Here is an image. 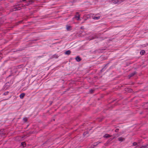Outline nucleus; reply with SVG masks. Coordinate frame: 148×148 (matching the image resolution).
<instances>
[{
    "instance_id": "1",
    "label": "nucleus",
    "mask_w": 148,
    "mask_h": 148,
    "mask_svg": "<svg viewBox=\"0 0 148 148\" xmlns=\"http://www.w3.org/2000/svg\"><path fill=\"white\" fill-rule=\"evenodd\" d=\"M123 1V0H112V3L115 4H119Z\"/></svg>"
},
{
    "instance_id": "2",
    "label": "nucleus",
    "mask_w": 148,
    "mask_h": 148,
    "mask_svg": "<svg viewBox=\"0 0 148 148\" xmlns=\"http://www.w3.org/2000/svg\"><path fill=\"white\" fill-rule=\"evenodd\" d=\"M20 5H17L14 6V10L16 11V10H20L21 7L20 6Z\"/></svg>"
},
{
    "instance_id": "3",
    "label": "nucleus",
    "mask_w": 148,
    "mask_h": 148,
    "mask_svg": "<svg viewBox=\"0 0 148 148\" xmlns=\"http://www.w3.org/2000/svg\"><path fill=\"white\" fill-rule=\"evenodd\" d=\"M90 38V40H93L98 38L96 34H94L93 36H91Z\"/></svg>"
},
{
    "instance_id": "4",
    "label": "nucleus",
    "mask_w": 148,
    "mask_h": 148,
    "mask_svg": "<svg viewBox=\"0 0 148 148\" xmlns=\"http://www.w3.org/2000/svg\"><path fill=\"white\" fill-rule=\"evenodd\" d=\"M106 49V48L100 49H99L95 51V52H97L98 53H102L103 51Z\"/></svg>"
},
{
    "instance_id": "5",
    "label": "nucleus",
    "mask_w": 148,
    "mask_h": 148,
    "mask_svg": "<svg viewBox=\"0 0 148 148\" xmlns=\"http://www.w3.org/2000/svg\"><path fill=\"white\" fill-rule=\"evenodd\" d=\"M78 14L79 13L78 12H77L76 13V14L75 15V16L74 17L75 18H77V20H78L79 19L80 17V15L79 14Z\"/></svg>"
},
{
    "instance_id": "6",
    "label": "nucleus",
    "mask_w": 148,
    "mask_h": 148,
    "mask_svg": "<svg viewBox=\"0 0 148 148\" xmlns=\"http://www.w3.org/2000/svg\"><path fill=\"white\" fill-rule=\"evenodd\" d=\"M136 73V72L135 71V72H134L132 73H131V74H130L129 75H128V77H129V78H130V77H133V76H134Z\"/></svg>"
},
{
    "instance_id": "7",
    "label": "nucleus",
    "mask_w": 148,
    "mask_h": 148,
    "mask_svg": "<svg viewBox=\"0 0 148 148\" xmlns=\"http://www.w3.org/2000/svg\"><path fill=\"white\" fill-rule=\"evenodd\" d=\"M101 142H97L96 143H94V145H93V147H92V148H93L94 147H96L97 146L99 143H101Z\"/></svg>"
},
{
    "instance_id": "8",
    "label": "nucleus",
    "mask_w": 148,
    "mask_h": 148,
    "mask_svg": "<svg viewBox=\"0 0 148 148\" xmlns=\"http://www.w3.org/2000/svg\"><path fill=\"white\" fill-rule=\"evenodd\" d=\"M66 29L67 31H71L72 30L71 26L67 25L66 26Z\"/></svg>"
},
{
    "instance_id": "9",
    "label": "nucleus",
    "mask_w": 148,
    "mask_h": 148,
    "mask_svg": "<svg viewBox=\"0 0 148 148\" xmlns=\"http://www.w3.org/2000/svg\"><path fill=\"white\" fill-rule=\"evenodd\" d=\"M38 40V39H35L34 40H29V43L30 45H32V43H34V41H36Z\"/></svg>"
},
{
    "instance_id": "10",
    "label": "nucleus",
    "mask_w": 148,
    "mask_h": 148,
    "mask_svg": "<svg viewBox=\"0 0 148 148\" xmlns=\"http://www.w3.org/2000/svg\"><path fill=\"white\" fill-rule=\"evenodd\" d=\"M109 63L106 64L105 65V66H104V67L101 70V72H103L106 69V66L108 65V64H109Z\"/></svg>"
},
{
    "instance_id": "11",
    "label": "nucleus",
    "mask_w": 148,
    "mask_h": 148,
    "mask_svg": "<svg viewBox=\"0 0 148 148\" xmlns=\"http://www.w3.org/2000/svg\"><path fill=\"white\" fill-rule=\"evenodd\" d=\"M118 140L121 142H122L123 140H125V138H123L122 137H120L118 138Z\"/></svg>"
},
{
    "instance_id": "12",
    "label": "nucleus",
    "mask_w": 148,
    "mask_h": 148,
    "mask_svg": "<svg viewBox=\"0 0 148 148\" xmlns=\"http://www.w3.org/2000/svg\"><path fill=\"white\" fill-rule=\"evenodd\" d=\"M111 136H112L108 134H106L103 136V137L104 138H108L111 137Z\"/></svg>"
},
{
    "instance_id": "13",
    "label": "nucleus",
    "mask_w": 148,
    "mask_h": 148,
    "mask_svg": "<svg viewBox=\"0 0 148 148\" xmlns=\"http://www.w3.org/2000/svg\"><path fill=\"white\" fill-rule=\"evenodd\" d=\"M75 59L78 62L82 60V59L79 56L76 57Z\"/></svg>"
},
{
    "instance_id": "14",
    "label": "nucleus",
    "mask_w": 148,
    "mask_h": 148,
    "mask_svg": "<svg viewBox=\"0 0 148 148\" xmlns=\"http://www.w3.org/2000/svg\"><path fill=\"white\" fill-rule=\"evenodd\" d=\"M25 94L24 93H22L20 94V97L21 99H23L25 96Z\"/></svg>"
},
{
    "instance_id": "15",
    "label": "nucleus",
    "mask_w": 148,
    "mask_h": 148,
    "mask_svg": "<svg viewBox=\"0 0 148 148\" xmlns=\"http://www.w3.org/2000/svg\"><path fill=\"white\" fill-rule=\"evenodd\" d=\"M71 51L70 50H69L66 51V52H65V54L67 55H70L71 53Z\"/></svg>"
},
{
    "instance_id": "16",
    "label": "nucleus",
    "mask_w": 148,
    "mask_h": 148,
    "mask_svg": "<svg viewBox=\"0 0 148 148\" xmlns=\"http://www.w3.org/2000/svg\"><path fill=\"white\" fill-rule=\"evenodd\" d=\"M145 53V50H142L140 52V54L141 55H143Z\"/></svg>"
},
{
    "instance_id": "17",
    "label": "nucleus",
    "mask_w": 148,
    "mask_h": 148,
    "mask_svg": "<svg viewBox=\"0 0 148 148\" xmlns=\"http://www.w3.org/2000/svg\"><path fill=\"white\" fill-rule=\"evenodd\" d=\"M21 145L23 147L26 146V144L25 142H23L21 143Z\"/></svg>"
},
{
    "instance_id": "18",
    "label": "nucleus",
    "mask_w": 148,
    "mask_h": 148,
    "mask_svg": "<svg viewBox=\"0 0 148 148\" xmlns=\"http://www.w3.org/2000/svg\"><path fill=\"white\" fill-rule=\"evenodd\" d=\"M148 146V145H143L140 148H147V146Z\"/></svg>"
},
{
    "instance_id": "19",
    "label": "nucleus",
    "mask_w": 148,
    "mask_h": 148,
    "mask_svg": "<svg viewBox=\"0 0 148 148\" xmlns=\"http://www.w3.org/2000/svg\"><path fill=\"white\" fill-rule=\"evenodd\" d=\"M100 18V17L99 16H95L94 17L93 19L95 20H98Z\"/></svg>"
},
{
    "instance_id": "20",
    "label": "nucleus",
    "mask_w": 148,
    "mask_h": 148,
    "mask_svg": "<svg viewBox=\"0 0 148 148\" xmlns=\"http://www.w3.org/2000/svg\"><path fill=\"white\" fill-rule=\"evenodd\" d=\"M58 56L56 54H54L53 55V58H58Z\"/></svg>"
},
{
    "instance_id": "21",
    "label": "nucleus",
    "mask_w": 148,
    "mask_h": 148,
    "mask_svg": "<svg viewBox=\"0 0 148 148\" xmlns=\"http://www.w3.org/2000/svg\"><path fill=\"white\" fill-rule=\"evenodd\" d=\"M22 65H18V66H16V69H20V68H21V67H22Z\"/></svg>"
},
{
    "instance_id": "22",
    "label": "nucleus",
    "mask_w": 148,
    "mask_h": 148,
    "mask_svg": "<svg viewBox=\"0 0 148 148\" xmlns=\"http://www.w3.org/2000/svg\"><path fill=\"white\" fill-rule=\"evenodd\" d=\"M88 131H86L84 132L83 134V135L85 136V135H86L87 134H88Z\"/></svg>"
},
{
    "instance_id": "23",
    "label": "nucleus",
    "mask_w": 148,
    "mask_h": 148,
    "mask_svg": "<svg viewBox=\"0 0 148 148\" xmlns=\"http://www.w3.org/2000/svg\"><path fill=\"white\" fill-rule=\"evenodd\" d=\"M23 120L25 122H26L27 121V118H23Z\"/></svg>"
},
{
    "instance_id": "24",
    "label": "nucleus",
    "mask_w": 148,
    "mask_h": 148,
    "mask_svg": "<svg viewBox=\"0 0 148 148\" xmlns=\"http://www.w3.org/2000/svg\"><path fill=\"white\" fill-rule=\"evenodd\" d=\"M8 93L9 92L8 91L5 92L4 93L3 95H6L8 94Z\"/></svg>"
},
{
    "instance_id": "25",
    "label": "nucleus",
    "mask_w": 148,
    "mask_h": 148,
    "mask_svg": "<svg viewBox=\"0 0 148 148\" xmlns=\"http://www.w3.org/2000/svg\"><path fill=\"white\" fill-rule=\"evenodd\" d=\"M133 145L134 146H136L137 145V143L136 142H134L133 143Z\"/></svg>"
},
{
    "instance_id": "26",
    "label": "nucleus",
    "mask_w": 148,
    "mask_h": 148,
    "mask_svg": "<svg viewBox=\"0 0 148 148\" xmlns=\"http://www.w3.org/2000/svg\"><path fill=\"white\" fill-rule=\"evenodd\" d=\"M119 129H116L115 130V132H118L119 131Z\"/></svg>"
},
{
    "instance_id": "27",
    "label": "nucleus",
    "mask_w": 148,
    "mask_h": 148,
    "mask_svg": "<svg viewBox=\"0 0 148 148\" xmlns=\"http://www.w3.org/2000/svg\"><path fill=\"white\" fill-rule=\"evenodd\" d=\"M94 91V90L92 89L90 90V92L91 93H92Z\"/></svg>"
},
{
    "instance_id": "28",
    "label": "nucleus",
    "mask_w": 148,
    "mask_h": 148,
    "mask_svg": "<svg viewBox=\"0 0 148 148\" xmlns=\"http://www.w3.org/2000/svg\"><path fill=\"white\" fill-rule=\"evenodd\" d=\"M14 10V8L13 9H10V11H11V12L15 11V10Z\"/></svg>"
},
{
    "instance_id": "29",
    "label": "nucleus",
    "mask_w": 148,
    "mask_h": 148,
    "mask_svg": "<svg viewBox=\"0 0 148 148\" xmlns=\"http://www.w3.org/2000/svg\"><path fill=\"white\" fill-rule=\"evenodd\" d=\"M14 10V8L13 9H10V11H11V12L15 11V10Z\"/></svg>"
},
{
    "instance_id": "30",
    "label": "nucleus",
    "mask_w": 148,
    "mask_h": 148,
    "mask_svg": "<svg viewBox=\"0 0 148 148\" xmlns=\"http://www.w3.org/2000/svg\"><path fill=\"white\" fill-rule=\"evenodd\" d=\"M83 27H81L80 28V29H83L84 28H83Z\"/></svg>"
},
{
    "instance_id": "31",
    "label": "nucleus",
    "mask_w": 148,
    "mask_h": 148,
    "mask_svg": "<svg viewBox=\"0 0 148 148\" xmlns=\"http://www.w3.org/2000/svg\"><path fill=\"white\" fill-rule=\"evenodd\" d=\"M1 23H0V26H1Z\"/></svg>"
}]
</instances>
